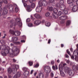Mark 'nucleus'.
<instances>
[{
    "mask_svg": "<svg viewBox=\"0 0 78 78\" xmlns=\"http://www.w3.org/2000/svg\"><path fill=\"white\" fill-rule=\"evenodd\" d=\"M2 50H4L5 54L9 53V51H12V53L10 54V57L13 58L14 56H16L19 53V51L16 48H14L13 49H10L9 47H6L5 45H3L1 47Z\"/></svg>",
    "mask_w": 78,
    "mask_h": 78,
    "instance_id": "obj_1",
    "label": "nucleus"
},
{
    "mask_svg": "<svg viewBox=\"0 0 78 78\" xmlns=\"http://www.w3.org/2000/svg\"><path fill=\"white\" fill-rule=\"evenodd\" d=\"M73 70H70L69 72V74L70 76H73L75 75H76V73L78 72V64H77L76 66L73 65L72 66Z\"/></svg>",
    "mask_w": 78,
    "mask_h": 78,
    "instance_id": "obj_2",
    "label": "nucleus"
},
{
    "mask_svg": "<svg viewBox=\"0 0 78 78\" xmlns=\"http://www.w3.org/2000/svg\"><path fill=\"white\" fill-rule=\"evenodd\" d=\"M16 23L15 22L14 24V25L16 26V25H17L19 27H21L22 26V22L20 20V19L19 18H16Z\"/></svg>",
    "mask_w": 78,
    "mask_h": 78,
    "instance_id": "obj_3",
    "label": "nucleus"
},
{
    "mask_svg": "<svg viewBox=\"0 0 78 78\" xmlns=\"http://www.w3.org/2000/svg\"><path fill=\"white\" fill-rule=\"evenodd\" d=\"M46 0H41L39 1L38 5L39 6L42 7V6H46L47 5V2L45 1Z\"/></svg>",
    "mask_w": 78,
    "mask_h": 78,
    "instance_id": "obj_4",
    "label": "nucleus"
},
{
    "mask_svg": "<svg viewBox=\"0 0 78 78\" xmlns=\"http://www.w3.org/2000/svg\"><path fill=\"white\" fill-rule=\"evenodd\" d=\"M58 9L56 8H54L53 10V13L52 14V16L55 19H57L58 17V15L56 13L58 12Z\"/></svg>",
    "mask_w": 78,
    "mask_h": 78,
    "instance_id": "obj_5",
    "label": "nucleus"
},
{
    "mask_svg": "<svg viewBox=\"0 0 78 78\" xmlns=\"http://www.w3.org/2000/svg\"><path fill=\"white\" fill-rule=\"evenodd\" d=\"M44 70L46 73H50L51 71L50 67L48 66H45L44 67Z\"/></svg>",
    "mask_w": 78,
    "mask_h": 78,
    "instance_id": "obj_6",
    "label": "nucleus"
},
{
    "mask_svg": "<svg viewBox=\"0 0 78 78\" xmlns=\"http://www.w3.org/2000/svg\"><path fill=\"white\" fill-rule=\"evenodd\" d=\"M59 69L60 70V73L61 76H64L65 75V74H64V73L62 72V67H60V65H59Z\"/></svg>",
    "mask_w": 78,
    "mask_h": 78,
    "instance_id": "obj_7",
    "label": "nucleus"
},
{
    "mask_svg": "<svg viewBox=\"0 0 78 78\" xmlns=\"http://www.w3.org/2000/svg\"><path fill=\"white\" fill-rule=\"evenodd\" d=\"M75 2V0H67V3L68 4H70L69 6L70 7H73V4H72L73 2L74 3Z\"/></svg>",
    "mask_w": 78,
    "mask_h": 78,
    "instance_id": "obj_8",
    "label": "nucleus"
},
{
    "mask_svg": "<svg viewBox=\"0 0 78 78\" xmlns=\"http://www.w3.org/2000/svg\"><path fill=\"white\" fill-rule=\"evenodd\" d=\"M24 70H25L24 72V75L26 77L28 76H29V74H30V72L29 71H28V69H27L25 70V68H24Z\"/></svg>",
    "mask_w": 78,
    "mask_h": 78,
    "instance_id": "obj_9",
    "label": "nucleus"
},
{
    "mask_svg": "<svg viewBox=\"0 0 78 78\" xmlns=\"http://www.w3.org/2000/svg\"><path fill=\"white\" fill-rule=\"evenodd\" d=\"M41 23V21L40 20H37L34 21V24L35 26H38V25H40Z\"/></svg>",
    "mask_w": 78,
    "mask_h": 78,
    "instance_id": "obj_10",
    "label": "nucleus"
},
{
    "mask_svg": "<svg viewBox=\"0 0 78 78\" xmlns=\"http://www.w3.org/2000/svg\"><path fill=\"white\" fill-rule=\"evenodd\" d=\"M42 9V7L38 6L36 9V12H41Z\"/></svg>",
    "mask_w": 78,
    "mask_h": 78,
    "instance_id": "obj_11",
    "label": "nucleus"
},
{
    "mask_svg": "<svg viewBox=\"0 0 78 78\" xmlns=\"http://www.w3.org/2000/svg\"><path fill=\"white\" fill-rule=\"evenodd\" d=\"M19 68V65H15V68H13V70L14 71H13V72L14 74L16 73V72H17V70Z\"/></svg>",
    "mask_w": 78,
    "mask_h": 78,
    "instance_id": "obj_12",
    "label": "nucleus"
},
{
    "mask_svg": "<svg viewBox=\"0 0 78 78\" xmlns=\"http://www.w3.org/2000/svg\"><path fill=\"white\" fill-rule=\"evenodd\" d=\"M8 13V10L5 7H4L3 12L2 13V15L3 16H5L6 14H7Z\"/></svg>",
    "mask_w": 78,
    "mask_h": 78,
    "instance_id": "obj_13",
    "label": "nucleus"
},
{
    "mask_svg": "<svg viewBox=\"0 0 78 78\" xmlns=\"http://www.w3.org/2000/svg\"><path fill=\"white\" fill-rule=\"evenodd\" d=\"M21 75V73L20 72H18L14 76L13 78H17L20 77Z\"/></svg>",
    "mask_w": 78,
    "mask_h": 78,
    "instance_id": "obj_14",
    "label": "nucleus"
},
{
    "mask_svg": "<svg viewBox=\"0 0 78 78\" xmlns=\"http://www.w3.org/2000/svg\"><path fill=\"white\" fill-rule=\"evenodd\" d=\"M14 71V70L13 69V68L12 69V68H9L8 69L7 72L9 74H11L12 72L13 73H13V71Z\"/></svg>",
    "mask_w": 78,
    "mask_h": 78,
    "instance_id": "obj_15",
    "label": "nucleus"
},
{
    "mask_svg": "<svg viewBox=\"0 0 78 78\" xmlns=\"http://www.w3.org/2000/svg\"><path fill=\"white\" fill-rule=\"evenodd\" d=\"M34 16L36 19H41L42 17V16L36 13L34 15Z\"/></svg>",
    "mask_w": 78,
    "mask_h": 78,
    "instance_id": "obj_16",
    "label": "nucleus"
},
{
    "mask_svg": "<svg viewBox=\"0 0 78 78\" xmlns=\"http://www.w3.org/2000/svg\"><path fill=\"white\" fill-rule=\"evenodd\" d=\"M73 11V12H75L78 10V6L77 5H74L72 9Z\"/></svg>",
    "mask_w": 78,
    "mask_h": 78,
    "instance_id": "obj_17",
    "label": "nucleus"
},
{
    "mask_svg": "<svg viewBox=\"0 0 78 78\" xmlns=\"http://www.w3.org/2000/svg\"><path fill=\"white\" fill-rule=\"evenodd\" d=\"M18 40V38L17 37H13L12 38V41L16 42Z\"/></svg>",
    "mask_w": 78,
    "mask_h": 78,
    "instance_id": "obj_18",
    "label": "nucleus"
},
{
    "mask_svg": "<svg viewBox=\"0 0 78 78\" xmlns=\"http://www.w3.org/2000/svg\"><path fill=\"white\" fill-rule=\"evenodd\" d=\"M67 18V16H63L60 17L59 19L60 20H66Z\"/></svg>",
    "mask_w": 78,
    "mask_h": 78,
    "instance_id": "obj_19",
    "label": "nucleus"
},
{
    "mask_svg": "<svg viewBox=\"0 0 78 78\" xmlns=\"http://www.w3.org/2000/svg\"><path fill=\"white\" fill-rule=\"evenodd\" d=\"M60 9L61 10H64L65 9H66V6L63 4L61 5L60 7Z\"/></svg>",
    "mask_w": 78,
    "mask_h": 78,
    "instance_id": "obj_20",
    "label": "nucleus"
},
{
    "mask_svg": "<svg viewBox=\"0 0 78 78\" xmlns=\"http://www.w3.org/2000/svg\"><path fill=\"white\" fill-rule=\"evenodd\" d=\"M20 33L19 31H16L14 32V35L17 36L20 35Z\"/></svg>",
    "mask_w": 78,
    "mask_h": 78,
    "instance_id": "obj_21",
    "label": "nucleus"
},
{
    "mask_svg": "<svg viewBox=\"0 0 78 78\" xmlns=\"http://www.w3.org/2000/svg\"><path fill=\"white\" fill-rule=\"evenodd\" d=\"M52 69H53V70H55L56 69L57 70V69H58V66H57V65H55V66L53 65L52 66Z\"/></svg>",
    "mask_w": 78,
    "mask_h": 78,
    "instance_id": "obj_22",
    "label": "nucleus"
},
{
    "mask_svg": "<svg viewBox=\"0 0 78 78\" xmlns=\"http://www.w3.org/2000/svg\"><path fill=\"white\" fill-rule=\"evenodd\" d=\"M55 6L57 8H60L61 6V5L58 3H57L55 5Z\"/></svg>",
    "mask_w": 78,
    "mask_h": 78,
    "instance_id": "obj_23",
    "label": "nucleus"
},
{
    "mask_svg": "<svg viewBox=\"0 0 78 78\" xmlns=\"http://www.w3.org/2000/svg\"><path fill=\"white\" fill-rule=\"evenodd\" d=\"M14 6L16 7L15 8V11L16 12H18V11H19V8H18L17 7V6L16 4H15L14 5Z\"/></svg>",
    "mask_w": 78,
    "mask_h": 78,
    "instance_id": "obj_24",
    "label": "nucleus"
},
{
    "mask_svg": "<svg viewBox=\"0 0 78 78\" xmlns=\"http://www.w3.org/2000/svg\"><path fill=\"white\" fill-rule=\"evenodd\" d=\"M39 78H44V74L42 73H40L39 75Z\"/></svg>",
    "mask_w": 78,
    "mask_h": 78,
    "instance_id": "obj_25",
    "label": "nucleus"
},
{
    "mask_svg": "<svg viewBox=\"0 0 78 78\" xmlns=\"http://www.w3.org/2000/svg\"><path fill=\"white\" fill-rule=\"evenodd\" d=\"M47 10H49V11H53V8L52 7H48L47 8Z\"/></svg>",
    "mask_w": 78,
    "mask_h": 78,
    "instance_id": "obj_26",
    "label": "nucleus"
},
{
    "mask_svg": "<svg viewBox=\"0 0 78 78\" xmlns=\"http://www.w3.org/2000/svg\"><path fill=\"white\" fill-rule=\"evenodd\" d=\"M71 23V21L70 20H68L66 22V26H69V25H70V23Z\"/></svg>",
    "mask_w": 78,
    "mask_h": 78,
    "instance_id": "obj_27",
    "label": "nucleus"
},
{
    "mask_svg": "<svg viewBox=\"0 0 78 78\" xmlns=\"http://www.w3.org/2000/svg\"><path fill=\"white\" fill-rule=\"evenodd\" d=\"M63 11H64L63 12L65 14H68V12L67 11V9H65Z\"/></svg>",
    "mask_w": 78,
    "mask_h": 78,
    "instance_id": "obj_28",
    "label": "nucleus"
},
{
    "mask_svg": "<svg viewBox=\"0 0 78 78\" xmlns=\"http://www.w3.org/2000/svg\"><path fill=\"white\" fill-rule=\"evenodd\" d=\"M73 53V54H75V56H77V55H78V51H76V50H75L74 51Z\"/></svg>",
    "mask_w": 78,
    "mask_h": 78,
    "instance_id": "obj_29",
    "label": "nucleus"
},
{
    "mask_svg": "<svg viewBox=\"0 0 78 78\" xmlns=\"http://www.w3.org/2000/svg\"><path fill=\"white\" fill-rule=\"evenodd\" d=\"M45 25L47 27H50V23L48 22H46Z\"/></svg>",
    "mask_w": 78,
    "mask_h": 78,
    "instance_id": "obj_30",
    "label": "nucleus"
},
{
    "mask_svg": "<svg viewBox=\"0 0 78 78\" xmlns=\"http://www.w3.org/2000/svg\"><path fill=\"white\" fill-rule=\"evenodd\" d=\"M9 32L10 33H11V34H12L13 35H14V31H13V30H9Z\"/></svg>",
    "mask_w": 78,
    "mask_h": 78,
    "instance_id": "obj_31",
    "label": "nucleus"
},
{
    "mask_svg": "<svg viewBox=\"0 0 78 78\" xmlns=\"http://www.w3.org/2000/svg\"><path fill=\"white\" fill-rule=\"evenodd\" d=\"M28 64L30 66H31L33 64V62L31 61H29L28 62Z\"/></svg>",
    "mask_w": 78,
    "mask_h": 78,
    "instance_id": "obj_32",
    "label": "nucleus"
},
{
    "mask_svg": "<svg viewBox=\"0 0 78 78\" xmlns=\"http://www.w3.org/2000/svg\"><path fill=\"white\" fill-rule=\"evenodd\" d=\"M50 12H48L45 13V16H46V17H48V16H50Z\"/></svg>",
    "mask_w": 78,
    "mask_h": 78,
    "instance_id": "obj_33",
    "label": "nucleus"
},
{
    "mask_svg": "<svg viewBox=\"0 0 78 78\" xmlns=\"http://www.w3.org/2000/svg\"><path fill=\"white\" fill-rule=\"evenodd\" d=\"M39 66V63H37L34 66V67L35 68H37Z\"/></svg>",
    "mask_w": 78,
    "mask_h": 78,
    "instance_id": "obj_34",
    "label": "nucleus"
},
{
    "mask_svg": "<svg viewBox=\"0 0 78 78\" xmlns=\"http://www.w3.org/2000/svg\"><path fill=\"white\" fill-rule=\"evenodd\" d=\"M0 42L2 44H5V41L3 40H1L0 41Z\"/></svg>",
    "mask_w": 78,
    "mask_h": 78,
    "instance_id": "obj_35",
    "label": "nucleus"
},
{
    "mask_svg": "<svg viewBox=\"0 0 78 78\" xmlns=\"http://www.w3.org/2000/svg\"><path fill=\"white\" fill-rule=\"evenodd\" d=\"M1 53L2 56H6V53H5V52L4 51H2L1 52Z\"/></svg>",
    "mask_w": 78,
    "mask_h": 78,
    "instance_id": "obj_36",
    "label": "nucleus"
},
{
    "mask_svg": "<svg viewBox=\"0 0 78 78\" xmlns=\"http://www.w3.org/2000/svg\"><path fill=\"white\" fill-rule=\"evenodd\" d=\"M49 2L53 3L55 2V0H49Z\"/></svg>",
    "mask_w": 78,
    "mask_h": 78,
    "instance_id": "obj_37",
    "label": "nucleus"
},
{
    "mask_svg": "<svg viewBox=\"0 0 78 78\" xmlns=\"http://www.w3.org/2000/svg\"><path fill=\"white\" fill-rule=\"evenodd\" d=\"M64 1L62 0H61L60 1V3L61 4V5H63L64 4Z\"/></svg>",
    "mask_w": 78,
    "mask_h": 78,
    "instance_id": "obj_38",
    "label": "nucleus"
},
{
    "mask_svg": "<svg viewBox=\"0 0 78 78\" xmlns=\"http://www.w3.org/2000/svg\"><path fill=\"white\" fill-rule=\"evenodd\" d=\"M35 6V4L34 3H32L31 5V8H34V6Z\"/></svg>",
    "mask_w": 78,
    "mask_h": 78,
    "instance_id": "obj_39",
    "label": "nucleus"
},
{
    "mask_svg": "<svg viewBox=\"0 0 78 78\" xmlns=\"http://www.w3.org/2000/svg\"><path fill=\"white\" fill-rule=\"evenodd\" d=\"M28 26L29 27H33V23H30L28 24Z\"/></svg>",
    "mask_w": 78,
    "mask_h": 78,
    "instance_id": "obj_40",
    "label": "nucleus"
},
{
    "mask_svg": "<svg viewBox=\"0 0 78 78\" xmlns=\"http://www.w3.org/2000/svg\"><path fill=\"white\" fill-rule=\"evenodd\" d=\"M66 51H67V53L68 54V55H70V56H71V54H70V51H69V50L67 49L66 50Z\"/></svg>",
    "mask_w": 78,
    "mask_h": 78,
    "instance_id": "obj_41",
    "label": "nucleus"
},
{
    "mask_svg": "<svg viewBox=\"0 0 78 78\" xmlns=\"http://www.w3.org/2000/svg\"><path fill=\"white\" fill-rule=\"evenodd\" d=\"M64 56L65 58H69V56L67 54H65Z\"/></svg>",
    "mask_w": 78,
    "mask_h": 78,
    "instance_id": "obj_42",
    "label": "nucleus"
},
{
    "mask_svg": "<svg viewBox=\"0 0 78 78\" xmlns=\"http://www.w3.org/2000/svg\"><path fill=\"white\" fill-rule=\"evenodd\" d=\"M62 14V13L61 11H59L58 13V16H61Z\"/></svg>",
    "mask_w": 78,
    "mask_h": 78,
    "instance_id": "obj_43",
    "label": "nucleus"
},
{
    "mask_svg": "<svg viewBox=\"0 0 78 78\" xmlns=\"http://www.w3.org/2000/svg\"><path fill=\"white\" fill-rule=\"evenodd\" d=\"M64 22H65V21H64V20H62L61 21L60 23L62 24H63V23H64Z\"/></svg>",
    "mask_w": 78,
    "mask_h": 78,
    "instance_id": "obj_44",
    "label": "nucleus"
},
{
    "mask_svg": "<svg viewBox=\"0 0 78 78\" xmlns=\"http://www.w3.org/2000/svg\"><path fill=\"white\" fill-rule=\"evenodd\" d=\"M36 0H29V2H30V3H33V1L34 2L36 1Z\"/></svg>",
    "mask_w": 78,
    "mask_h": 78,
    "instance_id": "obj_45",
    "label": "nucleus"
},
{
    "mask_svg": "<svg viewBox=\"0 0 78 78\" xmlns=\"http://www.w3.org/2000/svg\"><path fill=\"white\" fill-rule=\"evenodd\" d=\"M27 11H28V12H30V11H31V9H30V8H27Z\"/></svg>",
    "mask_w": 78,
    "mask_h": 78,
    "instance_id": "obj_46",
    "label": "nucleus"
},
{
    "mask_svg": "<svg viewBox=\"0 0 78 78\" xmlns=\"http://www.w3.org/2000/svg\"><path fill=\"white\" fill-rule=\"evenodd\" d=\"M74 3H76L77 5H78V0H75V1L74 2Z\"/></svg>",
    "mask_w": 78,
    "mask_h": 78,
    "instance_id": "obj_47",
    "label": "nucleus"
},
{
    "mask_svg": "<svg viewBox=\"0 0 78 78\" xmlns=\"http://www.w3.org/2000/svg\"><path fill=\"white\" fill-rule=\"evenodd\" d=\"M30 19L28 18L27 20L26 21L27 22H30Z\"/></svg>",
    "mask_w": 78,
    "mask_h": 78,
    "instance_id": "obj_48",
    "label": "nucleus"
},
{
    "mask_svg": "<svg viewBox=\"0 0 78 78\" xmlns=\"http://www.w3.org/2000/svg\"><path fill=\"white\" fill-rule=\"evenodd\" d=\"M55 63V62H54V61H52L51 62V64L52 65H53Z\"/></svg>",
    "mask_w": 78,
    "mask_h": 78,
    "instance_id": "obj_49",
    "label": "nucleus"
},
{
    "mask_svg": "<svg viewBox=\"0 0 78 78\" xmlns=\"http://www.w3.org/2000/svg\"><path fill=\"white\" fill-rule=\"evenodd\" d=\"M54 76V74L53 73H51V77H53V76Z\"/></svg>",
    "mask_w": 78,
    "mask_h": 78,
    "instance_id": "obj_50",
    "label": "nucleus"
},
{
    "mask_svg": "<svg viewBox=\"0 0 78 78\" xmlns=\"http://www.w3.org/2000/svg\"><path fill=\"white\" fill-rule=\"evenodd\" d=\"M4 3L5 4H7V3H8V1L6 0H5L4 1Z\"/></svg>",
    "mask_w": 78,
    "mask_h": 78,
    "instance_id": "obj_51",
    "label": "nucleus"
},
{
    "mask_svg": "<svg viewBox=\"0 0 78 78\" xmlns=\"http://www.w3.org/2000/svg\"><path fill=\"white\" fill-rule=\"evenodd\" d=\"M3 12V8H1L0 9V12L1 13V12Z\"/></svg>",
    "mask_w": 78,
    "mask_h": 78,
    "instance_id": "obj_52",
    "label": "nucleus"
},
{
    "mask_svg": "<svg viewBox=\"0 0 78 78\" xmlns=\"http://www.w3.org/2000/svg\"><path fill=\"white\" fill-rule=\"evenodd\" d=\"M70 62L69 60H67L66 61L67 63V64H69V63H70Z\"/></svg>",
    "mask_w": 78,
    "mask_h": 78,
    "instance_id": "obj_53",
    "label": "nucleus"
},
{
    "mask_svg": "<svg viewBox=\"0 0 78 78\" xmlns=\"http://www.w3.org/2000/svg\"><path fill=\"white\" fill-rule=\"evenodd\" d=\"M71 59H74V55H72L71 56Z\"/></svg>",
    "mask_w": 78,
    "mask_h": 78,
    "instance_id": "obj_54",
    "label": "nucleus"
},
{
    "mask_svg": "<svg viewBox=\"0 0 78 78\" xmlns=\"http://www.w3.org/2000/svg\"><path fill=\"white\" fill-rule=\"evenodd\" d=\"M50 42H51V40L50 39H49L48 41V44H50Z\"/></svg>",
    "mask_w": 78,
    "mask_h": 78,
    "instance_id": "obj_55",
    "label": "nucleus"
},
{
    "mask_svg": "<svg viewBox=\"0 0 78 78\" xmlns=\"http://www.w3.org/2000/svg\"><path fill=\"white\" fill-rule=\"evenodd\" d=\"M3 2V0H0V3H2Z\"/></svg>",
    "mask_w": 78,
    "mask_h": 78,
    "instance_id": "obj_56",
    "label": "nucleus"
},
{
    "mask_svg": "<svg viewBox=\"0 0 78 78\" xmlns=\"http://www.w3.org/2000/svg\"><path fill=\"white\" fill-rule=\"evenodd\" d=\"M48 76V73H46V78H47Z\"/></svg>",
    "mask_w": 78,
    "mask_h": 78,
    "instance_id": "obj_57",
    "label": "nucleus"
},
{
    "mask_svg": "<svg viewBox=\"0 0 78 78\" xmlns=\"http://www.w3.org/2000/svg\"><path fill=\"white\" fill-rule=\"evenodd\" d=\"M73 64V63H72V62H70V66H72V65Z\"/></svg>",
    "mask_w": 78,
    "mask_h": 78,
    "instance_id": "obj_58",
    "label": "nucleus"
},
{
    "mask_svg": "<svg viewBox=\"0 0 78 78\" xmlns=\"http://www.w3.org/2000/svg\"><path fill=\"white\" fill-rule=\"evenodd\" d=\"M21 42H25V41L24 40H22L21 41Z\"/></svg>",
    "mask_w": 78,
    "mask_h": 78,
    "instance_id": "obj_59",
    "label": "nucleus"
},
{
    "mask_svg": "<svg viewBox=\"0 0 78 78\" xmlns=\"http://www.w3.org/2000/svg\"><path fill=\"white\" fill-rule=\"evenodd\" d=\"M41 22L42 23H45V20H42Z\"/></svg>",
    "mask_w": 78,
    "mask_h": 78,
    "instance_id": "obj_60",
    "label": "nucleus"
},
{
    "mask_svg": "<svg viewBox=\"0 0 78 78\" xmlns=\"http://www.w3.org/2000/svg\"><path fill=\"white\" fill-rule=\"evenodd\" d=\"M33 73V70H31L30 72V74H32Z\"/></svg>",
    "mask_w": 78,
    "mask_h": 78,
    "instance_id": "obj_61",
    "label": "nucleus"
},
{
    "mask_svg": "<svg viewBox=\"0 0 78 78\" xmlns=\"http://www.w3.org/2000/svg\"><path fill=\"white\" fill-rule=\"evenodd\" d=\"M16 60L14 59H13V62H16Z\"/></svg>",
    "mask_w": 78,
    "mask_h": 78,
    "instance_id": "obj_62",
    "label": "nucleus"
},
{
    "mask_svg": "<svg viewBox=\"0 0 78 78\" xmlns=\"http://www.w3.org/2000/svg\"><path fill=\"white\" fill-rule=\"evenodd\" d=\"M65 66H66V63L63 64V67H64Z\"/></svg>",
    "mask_w": 78,
    "mask_h": 78,
    "instance_id": "obj_63",
    "label": "nucleus"
},
{
    "mask_svg": "<svg viewBox=\"0 0 78 78\" xmlns=\"http://www.w3.org/2000/svg\"><path fill=\"white\" fill-rule=\"evenodd\" d=\"M76 47H77V50H78V44H77L76 45Z\"/></svg>",
    "mask_w": 78,
    "mask_h": 78,
    "instance_id": "obj_64",
    "label": "nucleus"
}]
</instances>
